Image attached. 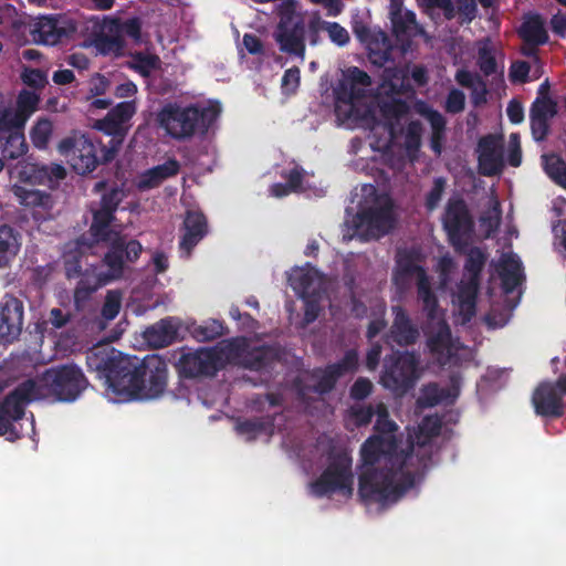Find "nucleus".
Returning a JSON list of instances; mask_svg holds the SVG:
<instances>
[{"label":"nucleus","instance_id":"f257e3e1","mask_svg":"<svg viewBox=\"0 0 566 566\" xmlns=\"http://www.w3.org/2000/svg\"><path fill=\"white\" fill-rule=\"evenodd\" d=\"M86 365L104 381L106 390L124 400L154 399L167 387V363L159 355L139 359L109 346H95L86 354Z\"/></svg>","mask_w":566,"mask_h":566},{"label":"nucleus","instance_id":"f03ea898","mask_svg":"<svg viewBox=\"0 0 566 566\" xmlns=\"http://www.w3.org/2000/svg\"><path fill=\"white\" fill-rule=\"evenodd\" d=\"M412 452V444L408 451L399 452L396 437H369L360 448L364 465L358 482L360 499L380 505L396 503L415 484V474L407 469Z\"/></svg>","mask_w":566,"mask_h":566},{"label":"nucleus","instance_id":"7ed1b4c3","mask_svg":"<svg viewBox=\"0 0 566 566\" xmlns=\"http://www.w3.org/2000/svg\"><path fill=\"white\" fill-rule=\"evenodd\" d=\"M219 114L220 108L214 105L182 106L177 102H169L157 113V123L171 138L187 140L195 135H206Z\"/></svg>","mask_w":566,"mask_h":566},{"label":"nucleus","instance_id":"20e7f679","mask_svg":"<svg viewBox=\"0 0 566 566\" xmlns=\"http://www.w3.org/2000/svg\"><path fill=\"white\" fill-rule=\"evenodd\" d=\"M34 384L32 400L53 397L57 401L73 402L86 389L88 381L83 371L75 365L51 367L35 379H27Z\"/></svg>","mask_w":566,"mask_h":566},{"label":"nucleus","instance_id":"39448f33","mask_svg":"<svg viewBox=\"0 0 566 566\" xmlns=\"http://www.w3.org/2000/svg\"><path fill=\"white\" fill-rule=\"evenodd\" d=\"M59 153L64 156L73 170L78 175L94 171L99 165L112 161L106 159L107 146L102 145L86 134L73 132L57 145Z\"/></svg>","mask_w":566,"mask_h":566},{"label":"nucleus","instance_id":"423d86ee","mask_svg":"<svg viewBox=\"0 0 566 566\" xmlns=\"http://www.w3.org/2000/svg\"><path fill=\"white\" fill-rule=\"evenodd\" d=\"M442 228L449 243L457 251L469 245L473 237L475 222L467 201L460 196L448 199L441 216Z\"/></svg>","mask_w":566,"mask_h":566},{"label":"nucleus","instance_id":"0eeeda50","mask_svg":"<svg viewBox=\"0 0 566 566\" xmlns=\"http://www.w3.org/2000/svg\"><path fill=\"white\" fill-rule=\"evenodd\" d=\"M328 459L326 469L311 483L312 493L317 497L335 492L350 496L354 483L352 458L343 451L331 454Z\"/></svg>","mask_w":566,"mask_h":566},{"label":"nucleus","instance_id":"6e6552de","mask_svg":"<svg viewBox=\"0 0 566 566\" xmlns=\"http://www.w3.org/2000/svg\"><path fill=\"white\" fill-rule=\"evenodd\" d=\"M142 252L143 245L138 240L115 233L101 260L102 266L106 269L104 273L112 282L123 279L140 258Z\"/></svg>","mask_w":566,"mask_h":566},{"label":"nucleus","instance_id":"1a4fd4ad","mask_svg":"<svg viewBox=\"0 0 566 566\" xmlns=\"http://www.w3.org/2000/svg\"><path fill=\"white\" fill-rule=\"evenodd\" d=\"M33 389V382L22 381L0 402V437L15 441L24 436L17 423L25 415V405L33 401L30 395Z\"/></svg>","mask_w":566,"mask_h":566},{"label":"nucleus","instance_id":"9d476101","mask_svg":"<svg viewBox=\"0 0 566 566\" xmlns=\"http://www.w3.org/2000/svg\"><path fill=\"white\" fill-rule=\"evenodd\" d=\"M419 359L415 353L397 352L385 359L381 385L396 395L410 390L417 379Z\"/></svg>","mask_w":566,"mask_h":566},{"label":"nucleus","instance_id":"9b49d317","mask_svg":"<svg viewBox=\"0 0 566 566\" xmlns=\"http://www.w3.org/2000/svg\"><path fill=\"white\" fill-rule=\"evenodd\" d=\"M137 112L135 99L124 101L112 107L104 118L97 119L94 128L111 136L106 159H114L120 149L130 127V120Z\"/></svg>","mask_w":566,"mask_h":566},{"label":"nucleus","instance_id":"f8f14e48","mask_svg":"<svg viewBox=\"0 0 566 566\" xmlns=\"http://www.w3.org/2000/svg\"><path fill=\"white\" fill-rule=\"evenodd\" d=\"M273 38L281 52L304 60L306 52L305 15L296 12L292 7L283 9Z\"/></svg>","mask_w":566,"mask_h":566},{"label":"nucleus","instance_id":"ddd939ff","mask_svg":"<svg viewBox=\"0 0 566 566\" xmlns=\"http://www.w3.org/2000/svg\"><path fill=\"white\" fill-rule=\"evenodd\" d=\"M226 357L222 348H199L195 352L182 354L176 368L184 378L213 377L224 367Z\"/></svg>","mask_w":566,"mask_h":566},{"label":"nucleus","instance_id":"4468645a","mask_svg":"<svg viewBox=\"0 0 566 566\" xmlns=\"http://www.w3.org/2000/svg\"><path fill=\"white\" fill-rule=\"evenodd\" d=\"M394 223L395 218L390 203L363 209L354 218L355 233L361 241L384 237L394 228Z\"/></svg>","mask_w":566,"mask_h":566},{"label":"nucleus","instance_id":"2eb2a0df","mask_svg":"<svg viewBox=\"0 0 566 566\" xmlns=\"http://www.w3.org/2000/svg\"><path fill=\"white\" fill-rule=\"evenodd\" d=\"M566 396V374L556 381H542L533 392L532 403L535 413L546 418H559L564 415L563 397Z\"/></svg>","mask_w":566,"mask_h":566},{"label":"nucleus","instance_id":"dca6fc26","mask_svg":"<svg viewBox=\"0 0 566 566\" xmlns=\"http://www.w3.org/2000/svg\"><path fill=\"white\" fill-rule=\"evenodd\" d=\"M371 84L370 76L357 66H352L347 70L344 78L339 81L335 88L336 106L335 112L338 117L342 116V108L345 106V118L350 117V113L354 109V99L360 97L361 90L357 86L367 87Z\"/></svg>","mask_w":566,"mask_h":566},{"label":"nucleus","instance_id":"f3484780","mask_svg":"<svg viewBox=\"0 0 566 566\" xmlns=\"http://www.w3.org/2000/svg\"><path fill=\"white\" fill-rule=\"evenodd\" d=\"M76 28L60 15L38 17L31 28V35L35 43L43 45H56L63 40L70 39Z\"/></svg>","mask_w":566,"mask_h":566},{"label":"nucleus","instance_id":"a211bd4d","mask_svg":"<svg viewBox=\"0 0 566 566\" xmlns=\"http://www.w3.org/2000/svg\"><path fill=\"white\" fill-rule=\"evenodd\" d=\"M478 170L485 177H493L504 168L503 142L500 136L488 134L482 136L476 146Z\"/></svg>","mask_w":566,"mask_h":566},{"label":"nucleus","instance_id":"6ab92c4d","mask_svg":"<svg viewBox=\"0 0 566 566\" xmlns=\"http://www.w3.org/2000/svg\"><path fill=\"white\" fill-rule=\"evenodd\" d=\"M23 302L12 294H6L0 302V342L12 343L23 326Z\"/></svg>","mask_w":566,"mask_h":566},{"label":"nucleus","instance_id":"aec40b11","mask_svg":"<svg viewBox=\"0 0 566 566\" xmlns=\"http://www.w3.org/2000/svg\"><path fill=\"white\" fill-rule=\"evenodd\" d=\"M391 311L394 319L387 334L388 340L400 347L415 345L420 337L418 326L402 306L395 305L391 307Z\"/></svg>","mask_w":566,"mask_h":566},{"label":"nucleus","instance_id":"412c9836","mask_svg":"<svg viewBox=\"0 0 566 566\" xmlns=\"http://www.w3.org/2000/svg\"><path fill=\"white\" fill-rule=\"evenodd\" d=\"M182 235L179 241L181 253L189 258L196 245L208 233V221L201 211L189 210L182 222Z\"/></svg>","mask_w":566,"mask_h":566},{"label":"nucleus","instance_id":"4be33fe9","mask_svg":"<svg viewBox=\"0 0 566 566\" xmlns=\"http://www.w3.org/2000/svg\"><path fill=\"white\" fill-rule=\"evenodd\" d=\"M557 102L535 98L530 108V124L534 140L544 142L549 133V120L557 114Z\"/></svg>","mask_w":566,"mask_h":566},{"label":"nucleus","instance_id":"5701e85b","mask_svg":"<svg viewBox=\"0 0 566 566\" xmlns=\"http://www.w3.org/2000/svg\"><path fill=\"white\" fill-rule=\"evenodd\" d=\"M12 191L21 206L33 210L34 219L45 220L46 216L50 214L54 205L51 193L19 185H14Z\"/></svg>","mask_w":566,"mask_h":566},{"label":"nucleus","instance_id":"b1692460","mask_svg":"<svg viewBox=\"0 0 566 566\" xmlns=\"http://www.w3.org/2000/svg\"><path fill=\"white\" fill-rule=\"evenodd\" d=\"M112 281L104 271H99L97 266L86 269L80 277L74 290V304L76 308H82L88 302L91 296L102 286L109 284Z\"/></svg>","mask_w":566,"mask_h":566},{"label":"nucleus","instance_id":"393cba45","mask_svg":"<svg viewBox=\"0 0 566 566\" xmlns=\"http://www.w3.org/2000/svg\"><path fill=\"white\" fill-rule=\"evenodd\" d=\"M416 276L417 282L427 277L428 274L423 266L416 263L415 253L411 251H405L403 253H399L397 259V266L392 275L394 284L400 289L405 290L410 285L411 279Z\"/></svg>","mask_w":566,"mask_h":566},{"label":"nucleus","instance_id":"a878e982","mask_svg":"<svg viewBox=\"0 0 566 566\" xmlns=\"http://www.w3.org/2000/svg\"><path fill=\"white\" fill-rule=\"evenodd\" d=\"M178 334V328L174 324L172 318H163L156 324L149 326L144 332V337L149 346L154 348H163L172 344Z\"/></svg>","mask_w":566,"mask_h":566},{"label":"nucleus","instance_id":"bb28decb","mask_svg":"<svg viewBox=\"0 0 566 566\" xmlns=\"http://www.w3.org/2000/svg\"><path fill=\"white\" fill-rule=\"evenodd\" d=\"M180 170V164L175 158L167 159L164 164L148 169L140 178L139 188L151 189L158 187L164 180L176 176Z\"/></svg>","mask_w":566,"mask_h":566},{"label":"nucleus","instance_id":"cd10ccee","mask_svg":"<svg viewBox=\"0 0 566 566\" xmlns=\"http://www.w3.org/2000/svg\"><path fill=\"white\" fill-rule=\"evenodd\" d=\"M502 289L505 293H513L522 284L524 276L522 273V263L514 256H504L500 263L499 270Z\"/></svg>","mask_w":566,"mask_h":566},{"label":"nucleus","instance_id":"c85d7f7f","mask_svg":"<svg viewBox=\"0 0 566 566\" xmlns=\"http://www.w3.org/2000/svg\"><path fill=\"white\" fill-rule=\"evenodd\" d=\"M273 426V419L268 416L238 419L234 428L238 434L244 436L248 441H253L263 433H271Z\"/></svg>","mask_w":566,"mask_h":566},{"label":"nucleus","instance_id":"c756f323","mask_svg":"<svg viewBox=\"0 0 566 566\" xmlns=\"http://www.w3.org/2000/svg\"><path fill=\"white\" fill-rule=\"evenodd\" d=\"M480 280L468 277L458 285V300L467 321L475 315Z\"/></svg>","mask_w":566,"mask_h":566},{"label":"nucleus","instance_id":"7c9ffc66","mask_svg":"<svg viewBox=\"0 0 566 566\" xmlns=\"http://www.w3.org/2000/svg\"><path fill=\"white\" fill-rule=\"evenodd\" d=\"M520 36L526 44L533 46L543 45L548 41V34L539 14H533L522 23Z\"/></svg>","mask_w":566,"mask_h":566},{"label":"nucleus","instance_id":"2f4dec72","mask_svg":"<svg viewBox=\"0 0 566 566\" xmlns=\"http://www.w3.org/2000/svg\"><path fill=\"white\" fill-rule=\"evenodd\" d=\"M93 45L102 55H119L125 48L124 38L109 30V21L104 24L103 31L97 33Z\"/></svg>","mask_w":566,"mask_h":566},{"label":"nucleus","instance_id":"473e14b6","mask_svg":"<svg viewBox=\"0 0 566 566\" xmlns=\"http://www.w3.org/2000/svg\"><path fill=\"white\" fill-rule=\"evenodd\" d=\"M114 220L115 214L108 211L106 212L99 209L93 211V220L88 232L94 242H108L114 239L116 232L111 228Z\"/></svg>","mask_w":566,"mask_h":566},{"label":"nucleus","instance_id":"72a5a7b5","mask_svg":"<svg viewBox=\"0 0 566 566\" xmlns=\"http://www.w3.org/2000/svg\"><path fill=\"white\" fill-rule=\"evenodd\" d=\"M275 350L270 346H259L248 350L242 357V365L254 371H260L272 366L275 361Z\"/></svg>","mask_w":566,"mask_h":566},{"label":"nucleus","instance_id":"f704fd0d","mask_svg":"<svg viewBox=\"0 0 566 566\" xmlns=\"http://www.w3.org/2000/svg\"><path fill=\"white\" fill-rule=\"evenodd\" d=\"M20 250V244L10 226H0V269H6Z\"/></svg>","mask_w":566,"mask_h":566},{"label":"nucleus","instance_id":"c9c22d12","mask_svg":"<svg viewBox=\"0 0 566 566\" xmlns=\"http://www.w3.org/2000/svg\"><path fill=\"white\" fill-rule=\"evenodd\" d=\"M290 285L302 298H316L318 295L315 284L317 280L310 271L295 270L289 277Z\"/></svg>","mask_w":566,"mask_h":566},{"label":"nucleus","instance_id":"e433bc0d","mask_svg":"<svg viewBox=\"0 0 566 566\" xmlns=\"http://www.w3.org/2000/svg\"><path fill=\"white\" fill-rule=\"evenodd\" d=\"M94 192L102 193L99 210L115 214L118 205L124 198V191L117 185L108 187V182L99 180L94 185Z\"/></svg>","mask_w":566,"mask_h":566},{"label":"nucleus","instance_id":"4c0bfd02","mask_svg":"<svg viewBox=\"0 0 566 566\" xmlns=\"http://www.w3.org/2000/svg\"><path fill=\"white\" fill-rule=\"evenodd\" d=\"M312 377L316 379V384L313 386H306L301 389V394L314 392L318 395L329 394L336 386L339 377L334 369L327 365L323 369H315Z\"/></svg>","mask_w":566,"mask_h":566},{"label":"nucleus","instance_id":"58836bf2","mask_svg":"<svg viewBox=\"0 0 566 566\" xmlns=\"http://www.w3.org/2000/svg\"><path fill=\"white\" fill-rule=\"evenodd\" d=\"M542 164L549 179L566 190V159L555 153L545 154L542 156Z\"/></svg>","mask_w":566,"mask_h":566},{"label":"nucleus","instance_id":"ea45409f","mask_svg":"<svg viewBox=\"0 0 566 566\" xmlns=\"http://www.w3.org/2000/svg\"><path fill=\"white\" fill-rule=\"evenodd\" d=\"M40 97L36 93L22 90L15 102L13 114L18 118L20 126H25L28 119L38 109Z\"/></svg>","mask_w":566,"mask_h":566},{"label":"nucleus","instance_id":"a19ab883","mask_svg":"<svg viewBox=\"0 0 566 566\" xmlns=\"http://www.w3.org/2000/svg\"><path fill=\"white\" fill-rule=\"evenodd\" d=\"M2 156L7 159H18L28 151L23 129H15L2 140Z\"/></svg>","mask_w":566,"mask_h":566},{"label":"nucleus","instance_id":"79ce46f5","mask_svg":"<svg viewBox=\"0 0 566 566\" xmlns=\"http://www.w3.org/2000/svg\"><path fill=\"white\" fill-rule=\"evenodd\" d=\"M227 332V327L222 321L208 319L202 324L193 325L191 327V334L198 342H211L221 336Z\"/></svg>","mask_w":566,"mask_h":566},{"label":"nucleus","instance_id":"37998d69","mask_svg":"<svg viewBox=\"0 0 566 566\" xmlns=\"http://www.w3.org/2000/svg\"><path fill=\"white\" fill-rule=\"evenodd\" d=\"M109 30L117 32L119 36H128L134 42L139 43L142 41V21L138 17H133L120 21L119 19L109 20Z\"/></svg>","mask_w":566,"mask_h":566},{"label":"nucleus","instance_id":"c03bdc74","mask_svg":"<svg viewBox=\"0 0 566 566\" xmlns=\"http://www.w3.org/2000/svg\"><path fill=\"white\" fill-rule=\"evenodd\" d=\"M418 298L422 302V308L429 318L436 317L438 308V298L431 289L429 276L417 282Z\"/></svg>","mask_w":566,"mask_h":566},{"label":"nucleus","instance_id":"a18cd8bd","mask_svg":"<svg viewBox=\"0 0 566 566\" xmlns=\"http://www.w3.org/2000/svg\"><path fill=\"white\" fill-rule=\"evenodd\" d=\"M53 134V124L49 118H39L30 130V138L38 149H46Z\"/></svg>","mask_w":566,"mask_h":566},{"label":"nucleus","instance_id":"49530a36","mask_svg":"<svg viewBox=\"0 0 566 566\" xmlns=\"http://www.w3.org/2000/svg\"><path fill=\"white\" fill-rule=\"evenodd\" d=\"M486 259V254L480 248H471L464 263L465 275L471 279L480 280Z\"/></svg>","mask_w":566,"mask_h":566},{"label":"nucleus","instance_id":"de8ad7c7","mask_svg":"<svg viewBox=\"0 0 566 566\" xmlns=\"http://www.w3.org/2000/svg\"><path fill=\"white\" fill-rule=\"evenodd\" d=\"M326 31V21L322 19L319 11H313L305 17V39L312 46L321 43V32Z\"/></svg>","mask_w":566,"mask_h":566},{"label":"nucleus","instance_id":"09e8293b","mask_svg":"<svg viewBox=\"0 0 566 566\" xmlns=\"http://www.w3.org/2000/svg\"><path fill=\"white\" fill-rule=\"evenodd\" d=\"M478 66L485 76H491L497 71V63L494 55V49L491 41L486 39L478 51Z\"/></svg>","mask_w":566,"mask_h":566},{"label":"nucleus","instance_id":"8fccbe9b","mask_svg":"<svg viewBox=\"0 0 566 566\" xmlns=\"http://www.w3.org/2000/svg\"><path fill=\"white\" fill-rule=\"evenodd\" d=\"M431 353L442 355L451 348V329L447 324L439 327L436 334L428 338Z\"/></svg>","mask_w":566,"mask_h":566},{"label":"nucleus","instance_id":"3c124183","mask_svg":"<svg viewBox=\"0 0 566 566\" xmlns=\"http://www.w3.org/2000/svg\"><path fill=\"white\" fill-rule=\"evenodd\" d=\"M376 416L377 419L374 427L376 434L395 437V431H397L398 426L390 419L386 405L379 402L376 406Z\"/></svg>","mask_w":566,"mask_h":566},{"label":"nucleus","instance_id":"603ef678","mask_svg":"<svg viewBox=\"0 0 566 566\" xmlns=\"http://www.w3.org/2000/svg\"><path fill=\"white\" fill-rule=\"evenodd\" d=\"M340 378L347 374H354L359 366V357L356 349L345 352L343 358L334 364H328Z\"/></svg>","mask_w":566,"mask_h":566},{"label":"nucleus","instance_id":"864d4df0","mask_svg":"<svg viewBox=\"0 0 566 566\" xmlns=\"http://www.w3.org/2000/svg\"><path fill=\"white\" fill-rule=\"evenodd\" d=\"M158 63L159 57L157 55L137 52L133 55L130 69L142 76L147 77L150 75V72L157 67Z\"/></svg>","mask_w":566,"mask_h":566},{"label":"nucleus","instance_id":"5fc2aeb1","mask_svg":"<svg viewBox=\"0 0 566 566\" xmlns=\"http://www.w3.org/2000/svg\"><path fill=\"white\" fill-rule=\"evenodd\" d=\"M392 32L397 38L407 35L409 30L416 24V14L406 10L401 14L397 10L395 17H390Z\"/></svg>","mask_w":566,"mask_h":566},{"label":"nucleus","instance_id":"6e6d98bb","mask_svg":"<svg viewBox=\"0 0 566 566\" xmlns=\"http://www.w3.org/2000/svg\"><path fill=\"white\" fill-rule=\"evenodd\" d=\"M15 129H24V126H20L13 114V108L0 106V143Z\"/></svg>","mask_w":566,"mask_h":566},{"label":"nucleus","instance_id":"4d7b16f0","mask_svg":"<svg viewBox=\"0 0 566 566\" xmlns=\"http://www.w3.org/2000/svg\"><path fill=\"white\" fill-rule=\"evenodd\" d=\"M408 111L407 102L401 98H392L380 104V113L387 119H400Z\"/></svg>","mask_w":566,"mask_h":566},{"label":"nucleus","instance_id":"13d9d810","mask_svg":"<svg viewBox=\"0 0 566 566\" xmlns=\"http://www.w3.org/2000/svg\"><path fill=\"white\" fill-rule=\"evenodd\" d=\"M447 187L444 177H437L433 179V186L426 196L424 206L428 211H433L438 208Z\"/></svg>","mask_w":566,"mask_h":566},{"label":"nucleus","instance_id":"bf43d9fd","mask_svg":"<svg viewBox=\"0 0 566 566\" xmlns=\"http://www.w3.org/2000/svg\"><path fill=\"white\" fill-rule=\"evenodd\" d=\"M422 124L420 120H411L406 129L405 147L408 153L418 151L421 145Z\"/></svg>","mask_w":566,"mask_h":566},{"label":"nucleus","instance_id":"052dcab7","mask_svg":"<svg viewBox=\"0 0 566 566\" xmlns=\"http://www.w3.org/2000/svg\"><path fill=\"white\" fill-rule=\"evenodd\" d=\"M122 294L118 291H108L102 307V316L107 319H114L120 310Z\"/></svg>","mask_w":566,"mask_h":566},{"label":"nucleus","instance_id":"680f3d73","mask_svg":"<svg viewBox=\"0 0 566 566\" xmlns=\"http://www.w3.org/2000/svg\"><path fill=\"white\" fill-rule=\"evenodd\" d=\"M480 222L485 228L486 237H491L497 231L501 223V208L497 201L492 209L481 216Z\"/></svg>","mask_w":566,"mask_h":566},{"label":"nucleus","instance_id":"e2e57ef3","mask_svg":"<svg viewBox=\"0 0 566 566\" xmlns=\"http://www.w3.org/2000/svg\"><path fill=\"white\" fill-rule=\"evenodd\" d=\"M444 391L437 384H429L423 387L419 403L423 407H434L442 401Z\"/></svg>","mask_w":566,"mask_h":566},{"label":"nucleus","instance_id":"0e129e2a","mask_svg":"<svg viewBox=\"0 0 566 566\" xmlns=\"http://www.w3.org/2000/svg\"><path fill=\"white\" fill-rule=\"evenodd\" d=\"M465 107V94L459 88H452L449 91L444 109L449 114H459Z\"/></svg>","mask_w":566,"mask_h":566},{"label":"nucleus","instance_id":"69168bd1","mask_svg":"<svg viewBox=\"0 0 566 566\" xmlns=\"http://www.w3.org/2000/svg\"><path fill=\"white\" fill-rule=\"evenodd\" d=\"M326 32L329 40L338 46H345L350 40L348 31L338 22L326 21Z\"/></svg>","mask_w":566,"mask_h":566},{"label":"nucleus","instance_id":"338daca9","mask_svg":"<svg viewBox=\"0 0 566 566\" xmlns=\"http://www.w3.org/2000/svg\"><path fill=\"white\" fill-rule=\"evenodd\" d=\"M376 415L373 406H357L350 408V417L357 427L367 426Z\"/></svg>","mask_w":566,"mask_h":566},{"label":"nucleus","instance_id":"774afa93","mask_svg":"<svg viewBox=\"0 0 566 566\" xmlns=\"http://www.w3.org/2000/svg\"><path fill=\"white\" fill-rule=\"evenodd\" d=\"M531 65L526 61H515L510 66L509 76L513 83H527Z\"/></svg>","mask_w":566,"mask_h":566}]
</instances>
